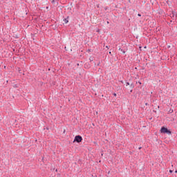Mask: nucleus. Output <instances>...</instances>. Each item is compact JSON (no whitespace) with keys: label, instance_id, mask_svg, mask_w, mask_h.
<instances>
[{"label":"nucleus","instance_id":"obj_1","mask_svg":"<svg viewBox=\"0 0 177 177\" xmlns=\"http://www.w3.org/2000/svg\"><path fill=\"white\" fill-rule=\"evenodd\" d=\"M75 141L77 142V143H80L82 141V137H81V136H76L75 137Z\"/></svg>","mask_w":177,"mask_h":177},{"label":"nucleus","instance_id":"obj_2","mask_svg":"<svg viewBox=\"0 0 177 177\" xmlns=\"http://www.w3.org/2000/svg\"><path fill=\"white\" fill-rule=\"evenodd\" d=\"M160 132H161V133H170V132L169 131L168 129H167L165 127H162L160 129Z\"/></svg>","mask_w":177,"mask_h":177},{"label":"nucleus","instance_id":"obj_3","mask_svg":"<svg viewBox=\"0 0 177 177\" xmlns=\"http://www.w3.org/2000/svg\"><path fill=\"white\" fill-rule=\"evenodd\" d=\"M64 21L65 24H67V23H68V21L67 20V19H64Z\"/></svg>","mask_w":177,"mask_h":177},{"label":"nucleus","instance_id":"obj_4","mask_svg":"<svg viewBox=\"0 0 177 177\" xmlns=\"http://www.w3.org/2000/svg\"><path fill=\"white\" fill-rule=\"evenodd\" d=\"M133 86H133V84H130V88H131V89H133Z\"/></svg>","mask_w":177,"mask_h":177},{"label":"nucleus","instance_id":"obj_5","mask_svg":"<svg viewBox=\"0 0 177 177\" xmlns=\"http://www.w3.org/2000/svg\"><path fill=\"white\" fill-rule=\"evenodd\" d=\"M130 84H129V82H127L126 83V86H129Z\"/></svg>","mask_w":177,"mask_h":177},{"label":"nucleus","instance_id":"obj_6","mask_svg":"<svg viewBox=\"0 0 177 177\" xmlns=\"http://www.w3.org/2000/svg\"><path fill=\"white\" fill-rule=\"evenodd\" d=\"M113 96H117V93H114Z\"/></svg>","mask_w":177,"mask_h":177},{"label":"nucleus","instance_id":"obj_7","mask_svg":"<svg viewBox=\"0 0 177 177\" xmlns=\"http://www.w3.org/2000/svg\"><path fill=\"white\" fill-rule=\"evenodd\" d=\"M138 16H139V17H140V16H142V15H140V14H138Z\"/></svg>","mask_w":177,"mask_h":177},{"label":"nucleus","instance_id":"obj_8","mask_svg":"<svg viewBox=\"0 0 177 177\" xmlns=\"http://www.w3.org/2000/svg\"><path fill=\"white\" fill-rule=\"evenodd\" d=\"M90 60H91V62H93V59H90Z\"/></svg>","mask_w":177,"mask_h":177},{"label":"nucleus","instance_id":"obj_9","mask_svg":"<svg viewBox=\"0 0 177 177\" xmlns=\"http://www.w3.org/2000/svg\"><path fill=\"white\" fill-rule=\"evenodd\" d=\"M170 172H171V173H172V171H171V170H170Z\"/></svg>","mask_w":177,"mask_h":177},{"label":"nucleus","instance_id":"obj_10","mask_svg":"<svg viewBox=\"0 0 177 177\" xmlns=\"http://www.w3.org/2000/svg\"><path fill=\"white\" fill-rule=\"evenodd\" d=\"M175 173L176 174L177 173V171L176 170Z\"/></svg>","mask_w":177,"mask_h":177},{"label":"nucleus","instance_id":"obj_11","mask_svg":"<svg viewBox=\"0 0 177 177\" xmlns=\"http://www.w3.org/2000/svg\"><path fill=\"white\" fill-rule=\"evenodd\" d=\"M97 32H99V30H97Z\"/></svg>","mask_w":177,"mask_h":177}]
</instances>
